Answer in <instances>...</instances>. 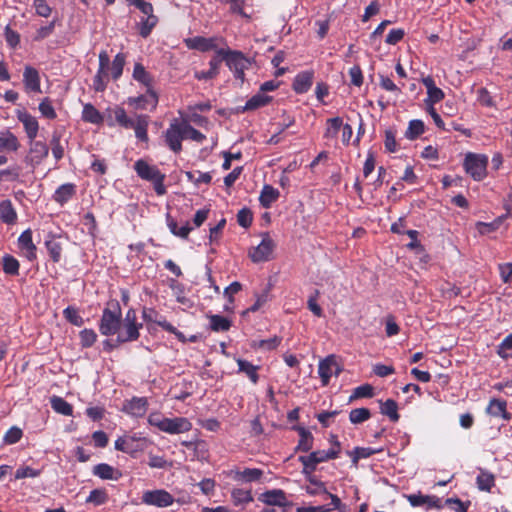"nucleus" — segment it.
<instances>
[{
	"label": "nucleus",
	"instance_id": "nucleus-27",
	"mask_svg": "<svg viewBox=\"0 0 512 512\" xmlns=\"http://www.w3.org/2000/svg\"><path fill=\"white\" fill-rule=\"evenodd\" d=\"M227 66L231 71L246 70L250 66V61L239 51H233L231 56L226 61Z\"/></svg>",
	"mask_w": 512,
	"mask_h": 512
},
{
	"label": "nucleus",
	"instance_id": "nucleus-63",
	"mask_svg": "<svg viewBox=\"0 0 512 512\" xmlns=\"http://www.w3.org/2000/svg\"><path fill=\"white\" fill-rule=\"evenodd\" d=\"M33 6L37 15L41 17H48L51 14V8L45 0H34Z\"/></svg>",
	"mask_w": 512,
	"mask_h": 512
},
{
	"label": "nucleus",
	"instance_id": "nucleus-51",
	"mask_svg": "<svg viewBox=\"0 0 512 512\" xmlns=\"http://www.w3.org/2000/svg\"><path fill=\"white\" fill-rule=\"evenodd\" d=\"M158 18L152 13L147 15V18L141 22L140 35L146 38L150 35L152 29L156 26Z\"/></svg>",
	"mask_w": 512,
	"mask_h": 512
},
{
	"label": "nucleus",
	"instance_id": "nucleus-48",
	"mask_svg": "<svg viewBox=\"0 0 512 512\" xmlns=\"http://www.w3.org/2000/svg\"><path fill=\"white\" fill-rule=\"evenodd\" d=\"M375 451L368 447H356L353 451H348L347 454L352 458V463L356 466L360 459L368 458L373 455Z\"/></svg>",
	"mask_w": 512,
	"mask_h": 512
},
{
	"label": "nucleus",
	"instance_id": "nucleus-19",
	"mask_svg": "<svg viewBox=\"0 0 512 512\" xmlns=\"http://www.w3.org/2000/svg\"><path fill=\"white\" fill-rule=\"evenodd\" d=\"M407 499L413 507L427 506L428 508L437 509L442 507L440 499L435 496L411 494L407 496Z\"/></svg>",
	"mask_w": 512,
	"mask_h": 512
},
{
	"label": "nucleus",
	"instance_id": "nucleus-40",
	"mask_svg": "<svg viewBox=\"0 0 512 512\" xmlns=\"http://www.w3.org/2000/svg\"><path fill=\"white\" fill-rule=\"evenodd\" d=\"M380 410L381 413L388 416L391 421L397 422L399 420L398 406L394 400L388 399L385 402H381Z\"/></svg>",
	"mask_w": 512,
	"mask_h": 512
},
{
	"label": "nucleus",
	"instance_id": "nucleus-10",
	"mask_svg": "<svg viewBox=\"0 0 512 512\" xmlns=\"http://www.w3.org/2000/svg\"><path fill=\"white\" fill-rule=\"evenodd\" d=\"M231 53H233V51L229 49H217L216 56L213 57L209 62V71L196 72L195 77L199 80H208L216 77L219 72L221 61L225 60L226 62L227 59L231 56Z\"/></svg>",
	"mask_w": 512,
	"mask_h": 512
},
{
	"label": "nucleus",
	"instance_id": "nucleus-23",
	"mask_svg": "<svg viewBox=\"0 0 512 512\" xmlns=\"http://www.w3.org/2000/svg\"><path fill=\"white\" fill-rule=\"evenodd\" d=\"M93 474L104 480H115L121 478L122 473L106 463H101L93 468Z\"/></svg>",
	"mask_w": 512,
	"mask_h": 512
},
{
	"label": "nucleus",
	"instance_id": "nucleus-26",
	"mask_svg": "<svg viewBox=\"0 0 512 512\" xmlns=\"http://www.w3.org/2000/svg\"><path fill=\"white\" fill-rule=\"evenodd\" d=\"M49 152L48 146L42 141L30 142V159L31 162L39 164L44 158L47 157Z\"/></svg>",
	"mask_w": 512,
	"mask_h": 512
},
{
	"label": "nucleus",
	"instance_id": "nucleus-49",
	"mask_svg": "<svg viewBox=\"0 0 512 512\" xmlns=\"http://www.w3.org/2000/svg\"><path fill=\"white\" fill-rule=\"evenodd\" d=\"M209 319L210 327L213 331H227L231 326L230 321L220 315H212Z\"/></svg>",
	"mask_w": 512,
	"mask_h": 512
},
{
	"label": "nucleus",
	"instance_id": "nucleus-31",
	"mask_svg": "<svg viewBox=\"0 0 512 512\" xmlns=\"http://www.w3.org/2000/svg\"><path fill=\"white\" fill-rule=\"evenodd\" d=\"M307 477V480L309 482V485L305 487L306 492L309 495L315 496V495H324L328 494V491L325 487L324 482L317 479L312 474H305Z\"/></svg>",
	"mask_w": 512,
	"mask_h": 512
},
{
	"label": "nucleus",
	"instance_id": "nucleus-7",
	"mask_svg": "<svg viewBox=\"0 0 512 512\" xmlns=\"http://www.w3.org/2000/svg\"><path fill=\"white\" fill-rule=\"evenodd\" d=\"M142 502L146 505L168 507L174 502V497L164 489L147 490L142 495Z\"/></svg>",
	"mask_w": 512,
	"mask_h": 512
},
{
	"label": "nucleus",
	"instance_id": "nucleus-59",
	"mask_svg": "<svg viewBox=\"0 0 512 512\" xmlns=\"http://www.w3.org/2000/svg\"><path fill=\"white\" fill-rule=\"evenodd\" d=\"M252 220H253L252 212L247 208H243V209L239 210V212L237 213V222L240 226H242L244 228L249 227L252 223Z\"/></svg>",
	"mask_w": 512,
	"mask_h": 512
},
{
	"label": "nucleus",
	"instance_id": "nucleus-58",
	"mask_svg": "<svg viewBox=\"0 0 512 512\" xmlns=\"http://www.w3.org/2000/svg\"><path fill=\"white\" fill-rule=\"evenodd\" d=\"M97 339V334L92 329H84L80 332V340L83 347L92 346Z\"/></svg>",
	"mask_w": 512,
	"mask_h": 512
},
{
	"label": "nucleus",
	"instance_id": "nucleus-15",
	"mask_svg": "<svg viewBox=\"0 0 512 512\" xmlns=\"http://www.w3.org/2000/svg\"><path fill=\"white\" fill-rule=\"evenodd\" d=\"M260 500L266 503L270 506H279L284 507V511L286 510L285 507L288 506L289 508H292V505H288V501L286 498V495L284 491L280 489H274L270 491H266L265 493H262L260 495Z\"/></svg>",
	"mask_w": 512,
	"mask_h": 512
},
{
	"label": "nucleus",
	"instance_id": "nucleus-28",
	"mask_svg": "<svg viewBox=\"0 0 512 512\" xmlns=\"http://www.w3.org/2000/svg\"><path fill=\"white\" fill-rule=\"evenodd\" d=\"M0 219L8 225L16 223L17 213L10 200L0 202Z\"/></svg>",
	"mask_w": 512,
	"mask_h": 512
},
{
	"label": "nucleus",
	"instance_id": "nucleus-3",
	"mask_svg": "<svg viewBox=\"0 0 512 512\" xmlns=\"http://www.w3.org/2000/svg\"><path fill=\"white\" fill-rule=\"evenodd\" d=\"M122 325L121 308L118 302L109 303L103 310L99 330L102 335L118 334Z\"/></svg>",
	"mask_w": 512,
	"mask_h": 512
},
{
	"label": "nucleus",
	"instance_id": "nucleus-44",
	"mask_svg": "<svg viewBox=\"0 0 512 512\" xmlns=\"http://www.w3.org/2000/svg\"><path fill=\"white\" fill-rule=\"evenodd\" d=\"M424 133V123L421 120H411L405 132V137L414 140Z\"/></svg>",
	"mask_w": 512,
	"mask_h": 512
},
{
	"label": "nucleus",
	"instance_id": "nucleus-43",
	"mask_svg": "<svg viewBox=\"0 0 512 512\" xmlns=\"http://www.w3.org/2000/svg\"><path fill=\"white\" fill-rule=\"evenodd\" d=\"M2 267L6 274L18 275L19 273V261L9 254L3 256Z\"/></svg>",
	"mask_w": 512,
	"mask_h": 512
},
{
	"label": "nucleus",
	"instance_id": "nucleus-17",
	"mask_svg": "<svg viewBox=\"0 0 512 512\" xmlns=\"http://www.w3.org/2000/svg\"><path fill=\"white\" fill-rule=\"evenodd\" d=\"M23 83L27 91L41 92L39 72L32 66H25L23 72Z\"/></svg>",
	"mask_w": 512,
	"mask_h": 512
},
{
	"label": "nucleus",
	"instance_id": "nucleus-4",
	"mask_svg": "<svg viewBox=\"0 0 512 512\" xmlns=\"http://www.w3.org/2000/svg\"><path fill=\"white\" fill-rule=\"evenodd\" d=\"M134 169L139 177L153 183L155 192L158 195H164L166 193L163 184L165 175L162 174L156 166H151L144 160H138L134 164Z\"/></svg>",
	"mask_w": 512,
	"mask_h": 512
},
{
	"label": "nucleus",
	"instance_id": "nucleus-14",
	"mask_svg": "<svg viewBox=\"0 0 512 512\" xmlns=\"http://www.w3.org/2000/svg\"><path fill=\"white\" fill-rule=\"evenodd\" d=\"M128 103L137 109H155L158 103V96L153 89H147L146 94L138 97H130Z\"/></svg>",
	"mask_w": 512,
	"mask_h": 512
},
{
	"label": "nucleus",
	"instance_id": "nucleus-39",
	"mask_svg": "<svg viewBox=\"0 0 512 512\" xmlns=\"http://www.w3.org/2000/svg\"><path fill=\"white\" fill-rule=\"evenodd\" d=\"M297 430L300 435V440H299V443L297 446V450H300L303 452L310 451L313 447L312 433L310 431H308L307 429H305L304 427H299V428H297Z\"/></svg>",
	"mask_w": 512,
	"mask_h": 512
},
{
	"label": "nucleus",
	"instance_id": "nucleus-12",
	"mask_svg": "<svg viewBox=\"0 0 512 512\" xmlns=\"http://www.w3.org/2000/svg\"><path fill=\"white\" fill-rule=\"evenodd\" d=\"M191 428L192 424L187 418L174 417L164 420L161 431L168 434H181L188 432Z\"/></svg>",
	"mask_w": 512,
	"mask_h": 512
},
{
	"label": "nucleus",
	"instance_id": "nucleus-32",
	"mask_svg": "<svg viewBox=\"0 0 512 512\" xmlns=\"http://www.w3.org/2000/svg\"><path fill=\"white\" fill-rule=\"evenodd\" d=\"M133 78L139 83L143 84L147 89H152L153 78L146 71L144 66L140 63H136L133 70Z\"/></svg>",
	"mask_w": 512,
	"mask_h": 512
},
{
	"label": "nucleus",
	"instance_id": "nucleus-11",
	"mask_svg": "<svg viewBox=\"0 0 512 512\" xmlns=\"http://www.w3.org/2000/svg\"><path fill=\"white\" fill-rule=\"evenodd\" d=\"M184 138L183 124H179L177 120H174L166 131V143L172 151L177 153L182 149L181 142Z\"/></svg>",
	"mask_w": 512,
	"mask_h": 512
},
{
	"label": "nucleus",
	"instance_id": "nucleus-54",
	"mask_svg": "<svg viewBox=\"0 0 512 512\" xmlns=\"http://www.w3.org/2000/svg\"><path fill=\"white\" fill-rule=\"evenodd\" d=\"M64 317L66 320H68L70 323H72L75 326H82L83 325V318L80 316L78 311L74 307H67L63 311Z\"/></svg>",
	"mask_w": 512,
	"mask_h": 512
},
{
	"label": "nucleus",
	"instance_id": "nucleus-64",
	"mask_svg": "<svg viewBox=\"0 0 512 512\" xmlns=\"http://www.w3.org/2000/svg\"><path fill=\"white\" fill-rule=\"evenodd\" d=\"M21 437H22L21 429H19L17 427H12L6 432V434L4 436V441L7 444H14V443L18 442Z\"/></svg>",
	"mask_w": 512,
	"mask_h": 512
},
{
	"label": "nucleus",
	"instance_id": "nucleus-45",
	"mask_svg": "<svg viewBox=\"0 0 512 512\" xmlns=\"http://www.w3.org/2000/svg\"><path fill=\"white\" fill-rule=\"evenodd\" d=\"M343 126V121L340 117L330 118L327 120V128L324 137L327 139L335 138Z\"/></svg>",
	"mask_w": 512,
	"mask_h": 512
},
{
	"label": "nucleus",
	"instance_id": "nucleus-8",
	"mask_svg": "<svg viewBox=\"0 0 512 512\" xmlns=\"http://www.w3.org/2000/svg\"><path fill=\"white\" fill-rule=\"evenodd\" d=\"M274 247V241L269 237V235L265 234L261 243L249 250V257L254 263L268 261L272 255Z\"/></svg>",
	"mask_w": 512,
	"mask_h": 512
},
{
	"label": "nucleus",
	"instance_id": "nucleus-61",
	"mask_svg": "<svg viewBox=\"0 0 512 512\" xmlns=\"http://www.w3.org/2000/svg\"><path fill=\"white\" fill-rule=\"evenodd\" d=\"M52 154L55 157V159L58 161L63 158L64 156V148L60 143V137L56 133L53 134L52 140Z\"/></svg>",
	"mask_w": 512,
	"mask_h": 512
},
{
	"label": "nucleus",
	"instance_id": "nucleus-2",
	"mask_svg": "<svg viewBox=\"0 0 512 512\" xmlns=\"http://www.w3.org/2000/svg\"><path fill=\"white\" fill-rule=\"evenodd\" d=\"M336 448H330L329 450H317L314 452H311L309 455H302L299 456L298 460L303 465V474H312L316 468L317 465L328 461L330 459H336L339 456V453L341 451V446L339 441H335Z\"/></svg>",
	"mask_w": 512,
	"mask_h": 512
},
{
	"label": "nucleus",
	"instance_id": "nucleus-60",
	"mask_svg": "<svg viewBox=\"0 0 512 512\" xmlns=\"http://www.w3.org/2000/svg\"><path fill=\"white\" fill-rule=\"evenodd\" d=\"M39 111L44 117L48 119L56 118V112L51 104V101L48 98L43 99L42 102L39 104Z\"/></svg>",
	"mask_w": 512,
	"mask_h": 512
},
{
	"label": "nucleus",
	"instance_id": "nucleus-6",
	"mask_svg": "<svg viewBox=\"0 0 512 512\" xmlns=\"http://www.w3.org/2000/svg\"><path fill=\"white\" fill-rule=\"evenodd\" d=\"M487 162L486 156L469 153L466 155L464 167L474 180L479 181L486 175Z\"/></svg>",
	"mask_w": 512,
	"mask_h": 512
},
{
	"label": "nucleus",
	"instance_id": "nucleus-21",
	"mask_svg": "<svg viewBox=\"0 0 512 512\" xmlns=\"http://www.w3.org/2000/svg\"><path fill=\"white\" fill-rule=\"evenodd\" d=\"M314 72L313 71H303L299 73L293 82V89L296 93L302 94L307 92L313 83Z\"/></svg>",
	"mask_w": 512,
	"mask_h": 512
},
{
	"label": "nucleus",
	"instance_id": "nucleus-52",
	"mask_svg": "<svg viewBox=\"0 0 512 512\" xmlns=\"http://www.w3.org/2000/svg\"><path fill=\"white\" fill-rule=\"evenodd\" d=\"M108 500L107 492L104 489H94L90 492L86 499V503L94 505H102Z\"/></svg>",
	"mask_w": 512,
	"mask_h": 512
},
{
	"label": "nucleus",
	"instance_id": "nucleus-29",
	"mask_svg": "<svg viewBox=\"0 0 512 512\" xmlns=\"http://www.w3.org/2000/svg\"><path fill=\"white\" fill-rule=\"evenodd\" d=\"M76 193V186L72 183H66L58 187L53 195V199L63 205L70 200Z\"/></svg>",
	"mask_w": 512,
	"mask_h": 512
},
{
	"label": "nucleus",
	"instance_id": "nucleus-33",
	"mask_svg": "<svg viewBox=\"0 0 512 512\" xmlns=\"http://www.w3.org/2000/svg\"><path fill=\"white\" fill-rule=\"evenodd\" d=\"M19 147L17 137L10 131L0 134V151H16Z\"/></svg>",
	"mask_w": 512,
	"mask_h": 512
},
{
	"label": "nucleus",
	"instance_id": "nucleus-30",
	"mask_svg": "<svg viewBox=\"0 0 512 512\" xmlns=\"http://www.w3.org/2000/svg\"><path fill=\"white\" fill-rule=\"evenodd\" d=\"M146 406V398H133L125 405V410L135 417H141L146 413Z\"/></svg>",
	"mask_w": 512,
	"mask_h": 512
},
{
	"label": "nucleus",
	"instance_id": "nucleus-36",
	"mask_svg": "<svg viewBox=\"0 0 512 512\" xmlns=\"http://www.w3.org/2000/svg\"><path fill=\"white\" fill-rule=\"evenodd\" d=\"M271 97L259 92L252 96L245 104L243 111L256 110L267 105L271 101Z\"/></svg>",
	"mask_w": 512,
	"mask_h": 512
},
{
	"label": "nucleus",
	"instance_id": "nucleus-55",
	"mask_svg": "<svg viewBox=\"0 0 512 512\" xmlns=\"http://www.w3.org/2000/svg\"><path fill=\"white\" fill-rule=\"evenodd\" d=\"M477 101L486 107H494L495 101L491 96L490 92L486 88H479L477 90Z\"/></svg>",
	"mask_w": 512,
	"mask_h": 512
},
{
	"label": "nucleus",
	"instance_id": "nucleus-22",
	"mask_svg": "<svg viewBox=\"0 0 512 512\" xmlns=\"http://www.w3.org/2000/svg\"><path fill=\"white\" fill-rule=\"evenodd\" d=\"M423 85L427 89L428 98L427 103L431 105L440 102L444 98V92L435 85V81L432 77L428 76L422 79Z\"/></svg>",
	"mask_w": 512,
	"mask_h": 512
},
{
	"label": "nucleus",
	"instance_id": "nucleus-1",
	"mask_svg": "<svg viewBox=\"0 0 512 512\" xmlns=\"http://www.w3.org/2000/svg\"><path fill=\"white\" fill-rule=\"evenodd\" d=\"M125 60V55L118 53L111 63L108 53L104 50L101 51L99 53V69L93 81L94 89L99 92L106 89L109 71L113 80L119 79L123 72Z\"/></svg>",
	"mask_w": 512,
	"mask_h": 512
},
{
	"label": "nucleus",
	"instance_id": "nucleus-37",
	"mask_svg": "<svg viewBox=\"0 0 512 512\" xmlns=\"http://www.w3.org/2000/svg\"><path fill=\"white\" fill-rule=\"evenodd\" d=\"M263 471L257 468H246L243 471L236 472L235 479L237 481L255 482L260 480Z\"/></svg>",
	"mask_w": 512,
	"mask_h": 512
},
{
	"label": "nucleus",
	"instance_id": "nucleus-35",
	"mask_svg": "<svg viewBox=\"0 0 512 512\" xmlns=\"http://www.w3.org/2000/svg\"><path fill=\"white\" fill-rule=\"evenodd\" d=\"M110 113L114 116V119L118 125L125 129L132 128L134 119L126 114L124 108L116 106L110 110Z\"/></svg>",
	"mask_w": 512,
	"mask_h": 512
},
{
	"label": "nucleus",
	"instance_id": "nucleus-25",
	"mask_svg": "<svg viewBox=\"0 0 512 512\" xmlns=\"http://www.w3.org/2000/svg\"><path fill=\"white\" fill-rule=\"evenodd\" d=\"M507 402L500 399H492L486 408V412L494 417H502L505 420L511 418L510 414L506 411Z\"/></svg>",
	"mask_w": 512,
	"mask_h": 512
},
{
	"label": "nucleus",
	"instance_id": "nucleus-62",
	"mask_svg": "<svg viewBox=\"0 0 512 512\" xmlns=\"http://www.w3.org/2000/svg\"><path fill=\"white\" fill-rule=\"evenodd\" d=\"M379 78H380L379 84L383 89L393 92L396 95L401 93V89L389 77L380 74Z\"/></svg>",
	"mask_w": 512,
	"mask_h": 512
},
{
	"label": "nucleus",
	"instance_id": "nucleus-9",
	"mask_svg": "<svg viewBox=\"0 0 512 512\" xmlns=\"http://www.w3.org/2000/svg\"><path fill=\"white\" fill-rule=\"evenodd\" d=\"M342 371L335 355H329L321 360L318 366V373L324 386L328 385L332 375L338 376Z\"/></svg>",
	"mask_w": 512,
	"mask_h": 512
},
{
	"label": "nucleus",
	"instance_id": "nucleus-53",
	"mask_svg": "<svg viewBox=\"0 0 512 512\" xmlns=\"http://www.w3.org/2000/svg\"><path fill=\"white\" fill-rule=\"evenodd\" d=\"M232 498L236 505L249 503L253 500L251 492L244 489H234L232 491Z\"/></svg>",
	"mask_w": 512,
	"mask_h": 512
},
{
	"label": "nucleus",
	"instance_id": "nucleus-47",
	"mask_svg": "<svg viewBox=\"0 0 512 512\" xmlns=\"http://www.w3.org/2000/svg\"><path fill=\"white\" fill-rule=\"evenodd\" d=\"M495 484V478L491 473L482 471L477 476L478 488L482 491H490Z\"/></svg>",
	"mask_w": 512,
	"mask_h": 512
},
{
	"label": "nucleus",
	"instance_id": "nucleus-34",
	"mask_svg": "<svg viewBox=\"0 0 512 512\" xmlns=\"http://www.w3.org/2000/svg\"><path fill=\"white\" fill-rule=\"evenodd\" d=\"M279 197V191L270 185H265L261 191L259 201L264 208H269Z\"/></svg>",
	"mask_w": 512,
	"mask_h": 512
},
{
	"label": "nucleus",
	"instance_id": "nucleus-57",
	"mask_svg": "<svg viewBox=\"0 0 512 512\" xmlns=\"http://www.w3.org/2000/svg\"><path fill=\"white\" fill-rule=\"evenodd\" d=\"M183 126L185 138H189L199 143H201L205 139V136L201 132L193 128L190 124L183 123Z\"/></svg>",
	"mask_w": 512,
	"mask_h": 512
},
{
	"label": "nucleus",
	"instance_id": "nucleus-56",
	"mask_svg": "<svg viewBox=\"0 0 512 512\" xmlns=\"http://www.w3.org/2000/svg\"><path fill=\"white\" fill-rule=\"evenodd\" d=\"M384 145L387 151L394 153L398 151V144L396 141V133L392 129L385 131Z\"/></svg>",
	"mask_w": 512,
	"mask_h": 512
},
{
	"label": "nucleus",
	"instance_id": "nucleus-41",
	"mask_svg": "<svg viewBox=\"0 0 512 512\" xmlns=\"http://www.w3.org/2000/svg\"><path fill=\"white\" fill-rule=\"evenodd\" d=\"M237 364H238L240 372L245 373L254 384L257 383V381H258V374H257L258 367L257 366L253 365L252 363H250L246 360H242V359H238Z\"/></svg>",
	"mask_w": 512,
	"mask_h": 512
},
{
	"label": "nucleus",
	"instance_id": "nucleus-24",
	"mask_svg": "<svg viewBox=\"0 0 512 512\" xmlns=\"http://www.w3.org/2000/svg\"><path fill=\"white\" fill-rule=\"evenodd\" d=\"M149 125V116L147 115H136L135 119L133 120V126L131 129H134L135 136L140 141H148V129Z\"/></svg>",
	"mask_w": 512,
	"mask_h": 512
},
{
	"label": "nucleus",
	"instance_id": "nucleus-50",
	"mask_svg": "<svg viewBox=\"0 0 512 512\" xmlns=\"http://www.w3.org/2000/svg\"><path fill=\"white\" fill-rule=\"evenodd\" d=\"M371 416L367 408H356L350 411L349 419L353 424H359L368 420Z\"/></svg>",
	"mask_w": 512,
	"mask_h": 512
},
{
	"label": "nucleus",
	"instance_id": "nucleus-13",
	"mask_svg": "<svg viewBox=\"0 0 512 512\" xmlns=\"http://www.w3.org/2000/svg\"><path fill=\"white\" fill-rule=\"evenodd\" d=\"M146 443V438H142L140 436H137V434L126 436V437H119L115 441V449L118 451H122L124 453L132 454L133 452L137 450H142L143 447H140L139 445H134V443Z\"/></svg>",
	"mask_w": 512,
	"mask_h": 512
},
{
	"label": "nucleus",
	"instance_id": "nucleus-20",
	"mask_svg": "<svg viewBox=\"0 0 512 512\" xmlns=\"http://www.w3.org/2000/svg\"><path fill=\"white\" fill-rule=\"evenodd\" d=\"M217 38H205L201 36H196L186 40V44L191 49H196L199 51H210L214 50L217 47Z\"/></svg>",
	"mask_w": 512,
	"mask_h": 512
},
{
	"label": "nucleus",
	"instance_id": "nucleus-46",
	"mask_svg": "<svg viewBox=\"0 0 512 512\" xmlns=\"http://www.w3.org/2000/svg\"><path fill=\"white\" fill-rule=\"evenodd\" d=\"M45 246L53 262H59L62 252L61 244L55 238H51L45 241Z\"/></svg>",
	"mask_w": 512,
	"mask_h": 512
},
{
	"label": "nucleus",
	"instance_id": "nucleus-5",
	"mask_svg": "<svg viewBox=\"0 0 512 512\" xmlns=\"http://www.w3.org/2000/svg\"><path fill=\"white\" fill-rule=\"evenodd\" d=\"M140 327H142V324L136 323L135 310L129 309L118 332L117 342L124 343L137 340Z\"/></svg>",
	"mask_w": 512,
	"mask_h": 512
},
{
	"label": "nucleus",
	"instance_id": "nucleus-38",
	"mask_svg": "<svg viewBox=\"0 0 512 512\" xmlns=\"http://www.w3.org/2000/svg\"><path fill=\"white\" fill-rule=\"evenodd\" d=\"M82 119L85 122H89L92 124H100L103 121L102 115L92 104L84 105L82 111Z\"/></svg>",
	"mask_w": 512,
	"mask_h": 512
},
{
	"label": "nucleus",
	"instance_id": "nucleus-16",
	"mask_svg": "<svg viewBox=\"0 0 512 512\" xmlns=\"http://www.w3.org/2000/svg\"><path fill=\"white\" fill-rule=\"evenodd\" d=\"M18 246L28 260L36 259V246L32 241V231L30 229L25 230L19 236Z\"/></svg>",
	"mask_w": 512,
	"mask_h": 512
},
{
	"label": "nucleus",
	"instance_id": "nucleus-18",
	"mask_svg": "<svg viewBox=\"0 0 512 512\" xmlns=\"http://www.w3.org/2000/svg\"><path fill=\"white\" fill-rule=\"evenodd\" d=\"M17 117L23 124L27 137L30 141L34 140L39 130L37 119L26 111L19 112Z\"/></svg>",
	"mask_w": 512,
	"mask_h": 512
},
{
	"label": "nucleus",
	"instance_id": "nucleus-42",
	"mask_svg": "<svg viewBox=\"0 0 512 512\" xmlns=\"http://www.w3.org/2000/svg\"><path fill=\"white\" fill-rule=\"evenodd\" d=\"M51 406L57 412L65 416L72 415V406L61 397L54 396L51 399Z\"/></svg>",
	"mask_w": 512,
	"mask_h": 512
}]
</instances>
